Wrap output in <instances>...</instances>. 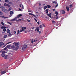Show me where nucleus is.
I'll return each mask as SVG.
<instances>
[{
	"mask_svg": "<svg viewBox=\"0 0 76 76\" xmlns=\"http://www.w3.org/2000/svg\"><path fill=\"white\" fill-rule=\"evenodd\" d=\"M13 44H15V46H16L15 50H18L19 48V43L16 42H14L13 43Z\"/></svg>",
	"mask_w": 76,
	"mask_h": 76,
	"instance_id": "obj_1",
	"label": "nucleus"
},
{
	"mask_svg": "<svg viewBox=\"0 0 76 76\" xmlns=\"http://www.w3.org/2000/svg\"><path fill=\"white\" fill-rule=\"evenodd\" d=\"M48 9H47L46 10V13L47 14V16H49V18H51V13H50L49 14H48Z\"/></svg>",
	"mask_w": 76,
	"mask_h": 76,
	"instance_id": "obj_2",
	"label": "nucleus"
},
{
	"mask_svg": "<svg viewBox=\"0 0 76 76\" xmlns=\"http://www.w3.org/2000/svg\"><path fill=\"white\" fill-rule=\"evenodd\" d=\"M27 45H24L22 47V50L23 51H25L26 49Z\"/></svg>",
	"mask_w": 76,
	"mask_h": 76,
	"instance_id": "obj_3",
	"label": "nucleus"
},
{
	"mask_svg": "<svg viewBox=\"0 0 76 76\" xmlns=\"http://www.w3.org/2000/svg\"><path fill=\"white\" fill-rule=\"evenodd\" d=\"M22 16V14H20L19 15H18L17 16V17H15V18L14 19L15 20H16L17 19V18H19L20 17Z\"/></svg>",
	"mask_w": 76,
	"mask_h": 76,
	"instance_id": "obj_4",
	"label": "nucleus"
},
{
	"mask_svg": "<svg viewBox=\"0 0 76 76\" xmlns=\"http://www.w3.org/2000/svg\"><path fill=\"white\" fill-rule=\"evenodd\" d=\"M22 29H20V32H22V31H25V29H26V27H23L22 28Z\"/></svg>",
	"mask_w": 76,
	"mask_h": 76,
	"instance_id": "obj_5",
	"label": "nucleus"
},
{
	"mask_svg": "<svg viewBox=\"0 0 76 76\" xmlns=\"http://www.w3.org/2000/svg\"><path fill=\"white\" fill-rule=\"evenodd\" d=\"M7 72V71L6 70H4V71H1V74H4V73H6Z\"/></svg>",
	"mask_w": 76,
	"mask_h": 76,
	"instance_id": "obj_6",
	"label": "nucleus"
},
{
	"mask_svg": "<svg viewBox=\"0 0 76 76\" xmlns=\"http://www.w3.org/2000/svg\"><path fill=\"white\" fill-rule=\"evenodd\" d=\"M4 6H8L9 7H10V5L9 4H7L6 3H5L4 4Z\"/></svg>",
	"mask_w": 76,
	"mask_h": 76,
	"instance_id": "obj_7",
	"label": "nucleus"
},
{
	"mask_svg": "<svg viewBox=\"0 0 76 76\" xmlns=\"http://www.w3.org/2000/svg\"><path fill=\"white\" fill-rule=\"evenodd\" d=\"M4 43L3 42H0V47H1V45H4Z\"/></svg>",
	"mask_w": 76,
	"mask_h": 76,
	"instance_id": "obj_8",
	"label": "nucleus"
},
{
	"mask_svg": "<svg viewBox=\"0 0 76 76\" xmlns=\"http://www.w3.org/2000/svg\"><path fill=\"white\" fill-rule=\"evenodd\" d=\"M12 50H14L15 48V46L14 45H12L11 47Z\"/></svg>",
	"mask_w": 76,
	"mask_h": 76,
	"instance_id": "obj_9",
	"label": "nucleus"
},
{
	"mask_svg": "<svg viewBox=\"0 0 76 76\" xmlns=\"http://www.w3.org/2000/svg\"><path fill=\"white\" fill-rule=\"evenodd\" d=\"M3 12H5V13H7V10L6 9H4L2 10Z\"/></svg>",
	"mask_w": 76,
	"mask_h": 76,
	"instance_id": "obj_10",
	"label": "nucleus"
},
{
	"mask_svg": "<svg viewBox=\"0 0 76 76\" xmlns=\"http://www.w3.org/2000/svg\"><path fill=\"white\" fill-rule=\"evenodd\" d=\"M0 8H1V9H2V11H3V9H5V8L4 7L2 6H0Z\"/></svg>",
	"mask_w": 76,
	"mask_h": 76,
	"instance_id": "obj_11",
	"label": "nucleus"
},
{
	"mask_svg": "<svg viewBox=\"0 0 76 76\" xmlns=\"http://www.w3.org/2000/svg\"><path fill=\"white\" fill-rule=\"evenodd\" d=\"M61 12L62 14H64L65 13V11L64 10H61Z\"/></svg>",
	"mask_w": 76,
	"mask_h": 76,
	"instance_id": "obj_12",
	"label": "nucleus"
},
{
	"mask_svg": "<svg viewBox=\"0 0 76 76\" xmlns=\"http://www.w3.org/2000/svg\"><path fill=\"white\" fill-rule=\"evenodd\" d=\"M7 33H8V34H9V33H10V30L9 29H7Z\"/></svg>",
	"mask_w": 76,
	"mask_h": 76,
	"instance_id": "obj_13",
	"label": "nucleus"
},
{
	"mask_svg": "<svg viewBox=\"0 0 76 76\" xmlns=\"http://www.w3.org/2000/svg\"><path fill=\"white\" fill-rule=\"evenodd\" d=\"M66 10L67 12H69V7H66Z\"/></svg>",
	"mask_w": 76,
	"mask_h": 76,
	"instance_id": "obj_14",
	"label": "nucleus"
},
{
	"mask_svg": "<svg viewBox=\"0 0 76 76\" xmlns=\"http://www.w3.org/2000/svg\"><path fill=\"white\" fill-rule=\"evenodd\" d=\"M1 17L2 18H4V19H6L7 18H8V17H5L4 15L1 16Z\"/></svg>",
	"mask_w": 76,
	"mask_h": 76,
	"instance_id": "obj_15",
	"label": "nucleus"
},
{
	"mask_svg": "<svg viewBox=\"0 0 76 76\" xmlns=\"http://www.w3.org/2000/svg\"><path fill=\"white\" fill-rule=\"evenodd\" d=\"M8 4H13V3L11 1H9L8 2Z\"/></svg>",
	"mask_w": 76,
	"mask_h": 76,
	"instance_id": "obj_16",
	"label": "nucleus"
},
{
	"mask_svg": "<svg viewBox=\"0 0 76 76\" xmlns=\"http://www.w3.org/2000/svg\"><path fill=\"white\" fill-rule=\"evenodd\" d=\"M6 47L7 48H10V45H7L6 46Z\"/></svg>",
	"mask_w": 76,
	"mask_h": 76,
	"instance_id": "obj_17",
	"label": "nucleus"
},
{
	"mask_svg": "<svg viewBox=\"0 0 76 76\" xmlns=\"http://www.w3.org/2000/svg\"><path fill=\"white\" fill-rule=\"evenodd\" d=\"M36 29H37V31L38 32H39V27H37L36 28Z\"/></svg>",
	"mask_w": 76,
	"mask_h": 76,
	"instance_id": "obj_18",
	"label": "nucleus"
},
{
	"mask_svg": "<svg viewBox=\"0 0 76 76\" xmlns=\"http://www.w3.org/2000/svg\"><path fill=\"white\" fill-rule=\"evenodd\" d=\"M1 56H2L3 57H4L5 56V54H1Z\"/></svg>",
	"mask_w": 76,
	"mask_h": 76,
	"instance_id": "obj_19",
	"label": "nucleus"
},
{
	"mask_svg": "<svg viewBox=\"0 0 76 76\" xmlns=\"http://www.w3.org/2000/svg\"><path fill=\"white\" fill-rule=\"evenodd\" d=\"M47 8V6H45L44 7V9L45 10Z\"/></svg>",
	"mask_w": 76,
	"mask_h": 76,
	"instance_id": "obj_20",
	"label": "nucleus"
},
{
	"mask_svg": "<svg viewBox=\"0 0 76 76\" xmlns=\"http://www.w3.org/2000/svg\"><path fill=\"white\" fill-rule=\"evenodd\" d=\"M1 25H4V23L3 22H1Z\"/></svg>",
	"mask_w": 76,
	"mask_h": 76,
	"instance_id": "obj_21",
	"label": "nucleus"
},
{
	"mask_svg": "<svg viewBox=\"0 0 76 76\" xmlns=\"http://www.w3.org/2000/svg\"><path fill=\"white\" fill-rule=\"evenodd\" d=\"M55 14H56V15H58V12L56 11L55 12Z\"/></svg>",
	"mask_w": 76,
	"mask_h": 76,
	"instance_id": "obj_22",
	"label": "nucleus"
},
{
	"mask_svg": "<svg viewBox=\"0 0 76 76\" xmlns=\"http://www.w3.org/2000/svg\"><path fill=\"white\" fill-rule=\"evenodd\" d=\"M7 35H4V38H7Z\"/></svg>",
	"mask_w": 76,
	"mask_h": 76,
	"instance_id": "obj_23",
	"label": "nucleus"
},
{
	"mask_svg": "<svg viewBox=\"0 0 76 76\" xmlns=\"http://www.w3.org/2000/svg\"><path fill=\"white\" fill-rule=\"evenodd\" d=\"M3 31H4V32H6V28H4L3 29Z\"/></svg>",
	"mask_w": 76,
	"mask_h": 76,
	"instance_id": "obj_24",
	"label": "nucleus"
},
{
	"mask_svg": "<svg viewBox=\"0 0 76 76\" xmlns=\"http://www.w3.org/2000/svg\"><path fill=\"white\" fill-rule=\"evenodd\" d=\"M17 35H18L19 34V33H20V31H19V30H18V31H17Z\"/></svg>",
	"mask_w": 76,
	"mask_h": 76,
	"instance_id": "obj_25",
	"label": "nucleus"
},
{
	"mask_svg": "<svg viewBox=\"0 0 76 76\" xmlns=\"http://www.w3.org/2000/svg\"><path fill=\"white\" fill-rule=\"evenodd\" d=\"M10 15H12V14H13V11H11L10 12Z\"/></svg>",
	"mask_w": 76,
	"mask_h": 76,
	"instance_id": "obj_26",
	"label": "nucleus"
},
{
	"mask_svg": "<svg viewBox=\"0 0 76 76\" xmlns=\"http://www.w3.org/2000/svg\"><path fill=\"white\" fill-rule=\"evenodd\" d=\"M7 56H8V55H6L5 56V57L4 58H5V59H7Z\"/></svg>",
	"mask_w": 76,
	"mask_h": 76,
	"instance_id": "obj_27",
	"label": "nucleus"
},
{
	"mask_svg": "<svg viewBox=\"0 0 76 76\" xmlns=\"http://www.w3.org/2000/svg\"><path fill=\"white\" fill-rule=\"evenodd\" d=\"M3 12H2L0 11V15H2Z\"/></svg>",
	"mask_w": 76,
	"mask_h": 76,
	"instance_id": "obj_28",
	"label": "nucleus"
},
{
	"mask_svg": "<svg viewBox=\"0 0 76 76\" xmlns=\"http://www.w3.org/2000/svg\"><path fill=\"white\" fill-rule=\"evenodd\" d=\"M9 0H5V2H8V3H9Z\"/></svg>",
	"mask_w": 76,
	"mask_h": 76,
	"instance_id": "obj_29",
	"label": "nucleus"
},
{
	"mask_svg": "<svg viewBox=\"0 0 76 76\" xmlns=\"http://www.w3.org/2000/svg\"><path fill=\"white\" fill-rule=\"evenodd\" d=\"M73 7V4H71L69 5V7Z\"/></svg>",
	"mask_w": 76,
	"mask_h": 76,
	"instance_id": "obj_30",
	"label": "nucleus"
},
{
	"mask_svg": "<svg viewBox=\"0 0 76 76\" xmlns=\"http://www.w3.org/2000/svg\"><path fill=\"white\" fill-rule=\"evenodd\" d=\"M11 10V7L9 8V9L7 10V11H8V12H9V11H10Z\"/></svg>",
	"mask_w": 76,
	"mask_h": 76,
	"instance_id": "obj_31",
	"label": "nucleus"
},
{
	"mask_svg": "<svg viewBox=\"0 0 76 76\" xmlns=\"http://www.w3.org/2000/svg\"><path fill=\"white\" fill-rule=\"evenodd\" d=\"M19 20L21 21V20H22V19H18V20H16V22H18V21H19Z\"/></svg>",
	"mask_w": 76,
	"mask_h": 76,
	"instance_id": "obj_32",
	"label": "nucleus"
},
{
	"mask_svg": "<svg viewBox=\"0 0 76 76\" xmlns=\"http://www.w3.org/2000/svg\"><path fill=\"white\" fill-rule=\"evenodd\" d=\"M6 27L5 26H2L1 27V29H3V28H6Z\"/></svg>",
	"mask_w": 76,
	"mask_h": 76,
	"instance_id": "obj_33",
	"label": "nucleus"
},
{
	"mask_svg": "<svg viewBox=\"0 0 76 76\" xmlns=\"http://www.w3.org/2000/svg\"><path fill=\"white\" fill-rule=\"evenodd\" d=\"M29 15H33V16L34 14H32V13H29Z\"/></svg>",
	"mask_w": 76,
	"mask_h": 76,
	"instance_id": "obj_34",
	"label": "nucleus"
},
{
	"mask_svg": "<svg viewBox=\"0 0 76 76\" xmlns=\"http://www.w3.org/2000/svg\"><path fill=\"white\" fill-rule=\"evenodd\" d=\"M47 6H48V8H50V7H51V6L49 5H47Z\"/></svg>",
	"mask_w": 76,
	"mask_h": 76,
	"instance_id": "obj_35",
	"label": "nucleus"
},
{
	"mask_svg": "<svg viewBox=\"0 0 76 76\" xmlns=\"http://www.w3.org/2000/svg\"><path fill=\"white\" fill-rule=\"evenodd\" d=\"M6 52L4 51H3L2 52V54H5Z\"/></svg>",
	"mask_w": 76,
	"mask_h": 76,
	"instance_id": "obj_36",
	"label": "nucleus"
},
{
	"mask_svg": "<svg viewBox=\"0 0 76 76\" xmlns=\"http://www.w3.org/2000/svg\"><path fill=\"white\" fill-rule=\"evenodd\" d=\"M52 3H55V4H56V1H53L52 2Z\"/></svg>",
	"mask_w": 76,
	"mask_h": 76,
	"instance_id": "obj_37",
	"label": "nucleus"
},
{
	"mask_svg": "<svg viewBox=\"0 0 76 76\" xmlns=\"http://www.w3.org/2000/svg\"><path fill=\"white\" fill-rule=\"evenodd\" d=\"M56 19H58V16H57V15H56Z\"/></svg>",
	"mask_w": 76,
	"mask_h": 76,
	"instance_id": "obj_38",
	"label": "nucleus"
},
{
	"mask_svg": "<svg viewBox=\"0 0 76 76\" xmlns=\"http://www.w3.org/2000/svg\"><path fill=\"white\" fill-rule=\"evenodd\" d=\"M7 23H9L10 25H11L12 24V23H11L9 22H7Z\"/></svg>",
	"mask_w": 76,
	"mask_h": 76,
	"instance_id": "obj_39",
	"label": "nucleus"
},
{
	"mask_svg": "<svg viewBox=\"0 0 76 76\" xmlns=\"http://www.w3.org/2000/svg\"><path fill=\"white\" fill-rule=\"evenodd\" d=\"M39 28H42V25H40L39 26Z\"/></svg>",
	"mask_w": 76,
	"mask_h": 76,
	"instance_id": "obj_40",
	"label": "nucleus"
},
{
	"mask_svg": "<svg viewBox=\"0 0 76 76\" xmlns=\"http://www.w3.org/2000/svg\"><path fill=\"white\" fill-rule=\"evenodd\" d=\"M34 19L35 21V22H37V19H36V18H34Z\"/></svg>",
	"mask_w": 76,
	"mask_h": 76,
	"instance_id": "obj_41",
	"label": "nucleus"
},
{
	"mask_svg": "<svg viewBox=\"0 0 76 76\" xmlns=\"http://www.w3.org/2000/svg\"><path fill=\"white\" fill-rule=\"evenodd\" d=\"M27 22H31V20H28V19H27Z\"/></svg>",
	"mask_w": 76,
	"mask_h": 76,
	"instance_id": "obj_42",
	"label": "nucleus"
},
{
	"mask_svg": "<svg viewBox=\"0 0 76 76\" xmlns=\"http://www.w3.org/2000/svg\"><path fill=\"white\" fill-rule=\"evenodd\" d=\"M7 50V47L5 48L4 49V50Z\"/></svg>",
	"mask_w": 76,
	"mask_h": 76,
	"instance_id": "obj_43",
	"label": "nucleus"
},
{
	"mask_svg": "<svg viewBox=\"0 0 76 76\" xmlns=\"http://www.w3.org/2000/svg\"><path fill=\"white\" fill-rule=\"evenodd\" d=\"M22 9H24V7L23 5H22Z\"/></svg>",
	"mask_w": 76,
	"mask_h": 76,
	"instance_id": "obj_44",
	"label": "nucleus"
},
{
	"mask_svg": "<svg viewBox=\"0 0 76 76\" xmlns=\"http://www.w3.org/2000/svg\"><path fill=\"white\" fill-rule=\"evenodd\" d=\"M52 23H55V21H52Z\"/></svg>",
	"mask_w": 76,
	"mask_h": 76,
	"instance_id": "obj_45",
	"label": "nucleus"
},
{
	"mask_svg": "<svg viewBox=\"0 0 76 76\" xmlns=\"http://www.w3.org/2000/svg\"><path fill=\"white\" fill-rule=\"evenodd\" d=\"M12 34H11L10 33H9V34L8 35V36H10Z\"/></svg>",
	"mask_w": 76,
	"mask_h": 76,
	"instance_id": "obj_46",
	"label": "nucleus"
},
{
	"mask_svg": "<svg viewBox=\"0 0 76 76\" xmlns=\"http://www.w3.org/2000/svg\"><path fill=\"white\" fill-rule=\"evenodd\" d=\"M19 6L20 7H22V4H20L19 5Z\"/></svg>",
	"mask_w": 76,
	"mask_h": 76,
	"instance_id": "obj_47",
	"label": "nucleus"
},
{
	"mask_svg": "<svg viewBox=\"0 0 76 76\" xmlns=\"http://www.w3.org/2000/svg\"><path fill=\"white\" fill-rule=\"evenodd\" d=\"M34 16L35 18H37V16H35V15H33Z\"/></svg>",
	"mask_w": 76,
	"mask_h": 76,
	"instance_id": "obj_48",
	"label": "nucleus"
},
{
	"mask_svg": "<svg viewBox=\"0 0 76 76\" xmlns=\"http://www.w3.org/2000/svg\"><path fill=\"white\" fill-rule=\"evenodd\" d=\"M42 25L44 26V27H45V25L44 24H42Z\"/></svg>",
	"mask_w": 76,
	"mask_h": 76,
	"instance_id": "obj_49",
	"label": "nucleus"
},
{
	"mask_svg": "<svg viewBox=\"0 0 76 76\" xmlns=\"http://www.w3.org/2000/svg\"><path fill=\"white\" fill-rule=\"evenodd\" d=\"M37 23H38V24L39 25V21L37 22Z\"/></svg>",
	"mask_w": 76,
	"mask_h": 76,
	"instance_id": "obj_50",
	"label": "nucleus"
},
{
	"mask_svg": "<svg viewBox=\"0 0 76 76\" xmlns=\"http://www.w3.org/2000/svg\"><path fill=\"white\" fill-rule=\"evenodd\" d=\"M57 6H58V4H57V5H56V6L55 7H57Z\"/></svg>",
	"mask_w": 76,
	"mask_h": 76,
	"instance_id": "obj_51",
	"label": "nucleus"
},
{
	"mask_svg": "<svg viewBox=\"0 0 76 76\" xmlns=\"http://www.w3.org/2000/svg\"><path fill=\"white\" fill-rule=\"evenodd\" d=\"M11 42H8V43H7V44H10V43H11Z\"/></svg>",
	"mask_w": 76,
	"mask_h": 76,
	"instance_id": "obj_52",
	"label": "nucleus"
},
{
	"mask_svg": "<svg viewBox=\"0 0 76 76\" xmlns=\"http://www.w3.org/2000/svg\"><path fill=\"white\" fill-rule=\"evenodd\" d=\"M53 11H56V10H55V9H53Z\"/></svg>",
	"mask_w": 76,
	"mask_h": 76,
	"instance_id": "obj_53",
	"label": "nucleus"
},
{
	"mask_svg": "<svg viewBox=\"0 0 76 76\" xmlns=\"http://www.w3.org/2000/svg\"><path fill=\"white\" fill-rule=\"evenodd\" d=\"M39 6H41V4L40 3H39Z\"/></svg>",
	"mask_w": 76,
	"mask_h": 76,
	"instance_id": "obj_54",
	"label": "nucleus"
},
{
	"mask_svg": "<svg viewBox=\"0 0 76 76\" xmlns=\"http://www.w3.org/2000/svg\"><path fill=\"white\" fill-rule=\"evenodd\" d=\"M19 10L20 11H22V10L20 8L19 9Z\"/></svg>",
	"mask_w": 76,
	"mask_h": 76,
	"instance_id": "obj_55",
	"label": "nucleus"
},
{
	"mask_svg": "<svg viewBox=\"0 0 76 76\" xmlns=\"http://www.w3.org/2000/svg\"><path fill=\"white\" fill-rule=\"evenodd\" d=\"M31 43H32V44H33V41H32V40H31Z\"/></svg>",
	"mask_w": 76,
	"mask_h": 76,
	"instance_id": "obj_56",
	"label": "nucleus"
},
{
	"mask_svg": "<svg viewBox=\"0 0 76 76\" xmlns=\"http://www.w3.org/2000/svg\"><path fill=\"white\" fill-rule=\"evenodd\" d=\"M35 41H36V40H34V41L33 42H35Z\"/></svg>",
	"mask_w": 76,
	"mask_h": 76,
	"instance_id": "obj_57",
	"label": "nucleus"
},
{
	"mask_svg": "<svg viewBox=\"0 0 76 76\" xmlns=\"http://www.w3.org/2000/svg\"><path fill=\"white\" fill-rule=\"evenodd\" d=\"M14 32H15V34H16V31H14Z\"/></svg>",
	"mask_w": 76,
	"mask_h": 76,
	"instance_id": "obj_58",
	"label": "nucleus"
},
{
	"mask_svg": "<svg viewBox=\"0 0 76 76\" xmlns=\"http://www.w3.org/2000/svg\"><path fill=\"white\" fill-rule=\"evenodd\" d=\"M12 20H13V21H14V20H15V19H12Z\"/></svg>",
	"mask_w": 76,
	"mask_h": 76,
	"instance_id": "obj_59",
	"label": "nucleus"
},
{
	"mask_svg": "<svg viewBox=\"0 0 76 76\" xmlns=\"http://www.w3.org/2000/svg\"><path fill=\"white\" fill-rule=\"evenodd\" d=\"M39 34H41V31H39Z\"/></svg>",
	"mask_w": 76,
	"mask_h": 76,
	"instance_id": "obj_60",
	"label": "nucleus"
},
{
	"mask_svg": "<svg viewBox=\"0 0 76 76\" xmlns=\"http://www.w3.org/2000/svg\"><path fill=\"white\" fill-rule=\"evenodd\" d=\"M6 47V45H4V46H3V48H4V47Z\"/></svg>",
	"mask_w": 76,
	"mask_h": 76,
	"instance_id": "obj_61",
	"label": "nucleus"
},
{
	"mask_svg": "<svg viewBox=\"0 0 76 76\" xmlns=\"http://www.w3.org/2000/svg\"><path fill=\"white\" fill-rule=\"evenodd\" d=\"M34 29V27L32 28V29Z\"/></svg>",
	"mask_w": 76,
	"mask_h": 76,
	"instance_id": "obj_62",
	"label": "nucleus"
},
{
	"mask_svg": "<svg viewBox=\"0 0 76 76\" xmlns=\"http://www.w3.org/2000/svg\"><path fill=\"white\" fill-rule=\"evenodd\" d=\"M4 32L3 31L2 33V34H4Z\"/></svg>",
	"mask_w": 76,
	"mask_h": 76,
	"instance_id": "obj_63",
	"label": "nucleus"
},
{
	"mask_svg": "<svg viewBox=\"0 0 76 76\" xmlns=\"http://www.w3.org/2000/svg\"><path fill=\"white\" fill-rule=\"evenodd\" d=\"M2 1L0 0V2H1Z\"/></svg>",
	"mask_w": 76,
	"mask_h": 76,
	"instance_id": "obj_64",
	"label": "nucleus"
}]
</instances>
